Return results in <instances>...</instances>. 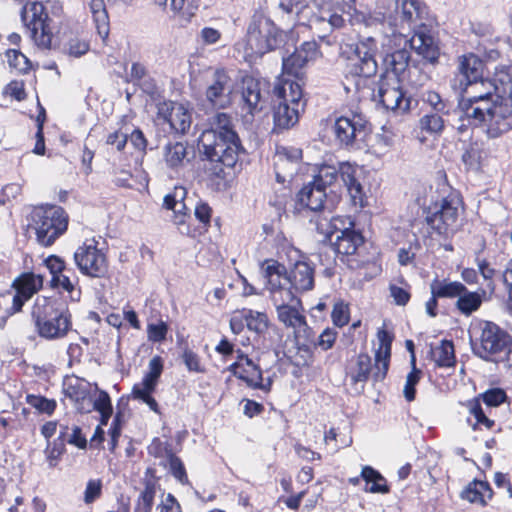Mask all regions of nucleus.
I'll return each instance as SVG.
<instances>
[{
    "mask_svg": "<svg viewBox=\"0 0 512 512\" xmlns=\"http://www.w3.org/2000/svg\"><path fill=\"white\" fill-rule=\"evenodd\" d=\"M464 95L458 102V120L454 127L460 134L469 127H483L489 138H498L512 130V97L501 95L490 79L471 83L460 81Z\"/></svg>",
    "mask_w": 512,
    "mask_h": 512,
    "instance_id": "f257e3e1",
    "label": "nucleus"
},
{
    "mask_svg": "<svg viewBox=\"0 0 512 512\" xmlns=\"http://www.w3.org/2000/svg\"><path fill=\"white\" fill-rule=\"evenodd\" d=\"M380 44L386 76L391 73L399 80H405L411 58L410 50L431 63L436 62L439 57V48L430 34L419 32L417 36L408 37L402 32H384Z\"/></svg>",
    "mask_w": 512,
    "mask_h": 512,
    "instance_id": "f03ea898",
    "label": "nucleus"
},
{
    "mask_svg": "<svg viewBox=\"0 0 512 512\" xmlns=\"http://www.w3.org/2000/svg\"><path fill=\"white\" fill-rule=\"evenodd\" d=\"M210 125L211 127L204 130L199 137L200 151L212 162L234 167L242 146L231 115L224 112L216 113Z\"/></svg>",
    "mask_w": 512,
    "mask_h": 512,
    "instance_id": "7ed1b4c3",
    "label": "nucleus"
},
{
    "mask_svg": "<svg viewBox=\"0 0 512 512\" xmlns=\"http://www.w3.org/2000/svg\"><path fill=\"white\" fill-rule=\"evenodd\" d=\"M316 225L317 230L332 242L335 252L347 258L350 268L358 269L368 263V260L357 258L364 245V238L353 228L354 223L349 217H332L327 228H324L322 223H316Z\"/></svg>",
    "mask_w": 512,
    "mask_h": 512,
    "instance_id": "20e7f679",
    "label": "nucleus"
},
{
    "mask_svg": "<svg viewBox=\"0 0 512 512\" xmlns=\"http://www.w3.org/2000/svg\"><path fill=\"white\" fill-rule=\"evenodd\" d=\"M477 334L471 341L473 353L487 362H504L512 365V337L507 331L491 321H481Z\"/></svg>",
    "mask_w": 512,
    "mask_h": 512,
    "instance_id": "39448f33",
    "label": "nucleus"
},
{
    "mask_svg": "<svg viewBox=\"0 0 512 512\" xmlns=\"http://www.w3.org/2000/svg\"><path fill=\"white\" fill-rule=\"evenodd\" d=\"M32 318L39 336L48 340L65 337L72 327L69 310L47 298H37Z\"/></svg>",
    "mask_w": 512,
    "mask_h": 512,
    "instance_id": "423d86ee",
    "label": "nucleus"
},
{
    "mask_svg": "<svg viewBox=\"0 0 512 512\" xmlns=\"http://www.w3.org/2000/svg\"><path fill=\"white\" fill-rule=\"evenodd\" d=\"M428 7L421 0H395L394 11L389 15L390 32H402L408 37L429 34L426 20Z\"/></svg>",
    "mask_w": 512,
    "mask_h": 512,
    "instance_id": "0eeeda50",
    "label": "nucleus"
},
{
    "mask_svg": "<svg viewBox=\"0 0 512 512\" xmlns=\"http://www.w3.org/2000/svg\"><path fill=\"white\" fill-rule=\"evenodd\" d=\"M68 226V217L59 206H39L31 212L30 227L43 246L52 245Z\"/></svg>",
    "mask_w": 512,
    "mask_h": 512,
    "instance_id": "6e6552de",
    "label": "nucleus"
},
{
    "mask_svg": "<svg viewBox=\"0 0 512 512\" xmlns=\"http://www.w3.org/2000/svg\"><path fill=\"white\" fill-rule=\"evenodd\" d=\"M284 36L271 19L262 14L254 15L247 31L250 54L262 56L276 49L282 44Z\"/></svg>",
    "mask_w": 512,
    "mask_h": 512,
    "instance_id": "1a4fd4ad",
    "label": "nucleus"
},
{
    "mask_svg": "<svg viewBox=\"0 0 512 512\" xmlns=\"http://www.w3.org/2000/svg\"><path fill=\"white\" fill-rule=\"evenodd\" d=\"M351 56H348L347 70L351 75L359 77H372L378 71L376 55L379 51L378 41L372 36H363L349 47Z\"/></svg>",
    "mask_w": 512,
    "mask_h": 512,
    "instance_id": "9d476101",
    "label": "nucleus"
},
{
    "mask_svg": "<svg viewBox=\"0 0 512 512\" xmlns=\"http://www.w3.org/2000/svg\"><path fill=\"white\" fill-rule=\"evenodd\" d=\"M21 18L35 44L42 48H49L52 43L54 24L46 7L37 1L28 3L22 11Z\"/></svg>",
    "mask_w": 512,
    "mask_h": 512,
    "instance_id": "9b49d317",
    "label": "nucleus"
},
{
    "mask_svg": "<svg viewBox=\"0 0 512 512\" xmlns=\"http://www.w3.org/2000/svg\"><path fill=\"white\" fill-rule=\"evenodd\" d=\"M74 262L79 271L86 276L100 278L108 271V260L99 241L86 239L74 252Z\"/></svg>",
    "mask_w": 512,
    "mask_h": 512,
    "instance_id": "f8f14e48",
    "label": "nucleus"
},
{
    "mask_svg": "<svg viewBox=\"0 0 512 512\" xmlns=\"http://www.w3.org/2000/svg\"><path fill=\"white\" fill-rule=\"evenodd\" d=\"M261 275L273 303L293 300L294 293L287 286L289 279L284 265L274 259L265 260L261 264Z\"/></svg>",
    "mask_w": 512,
    "mask_h": 512,
    "instance_id": "ddd939ff",
    "label": "nucleus"
},
{
    "mask_svg": "<svg viewBox=\"0 0 512 512\" xmlns=\"http://www.w3.org/2000/svg\"><path fill=\"white\" fill-rule=\"evenodd\" d=\"M260 358L253 359L242 351H237V360L227 369L234 376L246 383L252 389H259L265 393L271 390V378H263V372L260 367Z\"/></svg>",
    "mask_w": 512,
    "mask_h": 512,
    "instance_id": "4468645a",
    "label": "nucleus"
},
{
    "mask_svg": "<svg viewBox=\"0 0 512 512\" xmlns=\"http://www.w3.org/2000/svg\"><path fill=\"white\" fill-rule=\"evenodd\" d=\"M274 305L276 306L278 320L287 328H291L294 336L307 337V333H310L312 328L306 322L301 301L294 294L293 300L279 301Z\"/></svg>",
    "mask_w": 512,
    "mask_h": 512,
    "instance_id": "2eb2a0df",
    "label": "nucleus"
},
{
    "mask_svg": "<svg viewBox=\"0 0 512 512\" xmlns=\"http://www.w3.org/2000/svg\"><path fill=\"white\" fill-rule=\"evenodd\" d=\"M403 80L391 79L386 76L381 80L378 89V98L382 105L391 111L405 113L410 110L411 98L401 86Z\"/></svg>",
    "mask_w": 512,
    "mask_h": 512,
    "instance_id": "dca6fc26",
    "label": "nucleus"
},
{
    "mask_svg": "<svg viewBox=\"0 0 512 512\" xmlns=\"http://www.w3.org/2000/svg\"><path fill=\"white\" fill-rule=\"evenodd\" d=\"M158 118L167 122L170 128L178 133L185 134L192 123V109L184 104L174 101H163L158 104Z\"/></svg>",
    "mask_w": 512,
    "mask_h": 512,
    "instance_id": "f3484780",
    "label": "nucleus"
},
{
    "mask_svg": "<svg viewBox=\"0 0 512 512\" xmlns=\"http://www.w3.org/2000/svg\"><path fill=\"white\" fill-rule=\"evenodd\" d=\"M302 151L296 147L278 146L274 155L276 180L285 183L292 180L298 170Z\"/></svg>",
    "mask_w": 512,
    "mask_h": 512,
    "instance_id": "a211bd4d",
    "label": "nucleus"
},
{
    "mask_svg": "<svg viewBox=\"0 0 512 512\" xmlns=\"http://www.w3.org/2000/svg\"><path fill=\"white\" fill-rule=\"evenodd\" d=\"M242 110L245 111L246 122L253 121L254 115L262 110V94L260 81L253 76L245 75L241 80Z\"/></svg>",
    "mask_w": 512,
    "mask_h": 512,
    "instance_id": "6ab92c4d",
    "label": "nucleus"
},
{
    "mask_svg": "<svg viewBox=\"0 0 512 512\" xmlns=\"http://www.w3.org/2000/svg\"><path fill=\"white\" fill-rule=\"evenodd\" d=\"M233 83L224 69H217L211 83L206 90L207 100L214 106L221 108L226 107L231 102V94L233 92Z\"/></svg>",
    "mask_w": 512,
    "mask_h": 512,
    "instance_id": "aec40b11",
    "label": "nucleus"
},
{
    "mask_svg": "<svg viewBox=\"0 0 512 512\" xmlns=\"http://www.w3.org/2000/svg\"><path fill=\"white\" fill-rule=\"evenodd\" d=\"M44 278L41 274L26 272L13 281V288L16 294L13 297V310L18 312L26 301H28L43 286Z\"/></svg>",
    "mask_w": 512,
    "mask_h": 512,
    "instance_id": "412c9836",
    "label": "nucleus"
},
{
    "mask_svg": "<svg viewBox=\"0 0 512 512\" xmlns=\"http://www.w3.org/2000/svg\"><path fill=\"white\" fill-rule=\"evenodd\" d=\"M318 55L317 44L314 41L304 42L291 55L283 58V72L297 79L302 77V69Z\"/></svg>",
    "mask_w": 512,
    "mask_h": 512,
    "instance_id": "4be33fe9",
    "label": "nucleus"
},
{
    "mask_svg": "<svg viewBox=\"0 0 512 512\" xmlns=\"http://www.w3.org/2000/svg\"><path fill=\"white\" fill-rule=\"evenodd\" d=\"M64 393L73 401L79 412L87 413L91 411L92 397L87 382L77 377L69 378L64 383Z\"/></svg>",
    "mask_w": 512,
    "mask_h": 512,
    "instance_id": "5701e85b",
    "label": "nucleus"
},
{
    "mask_svg": "<svg viewBox=\"0 0 512 512\" xmlns=\"http://www.w3.org/2000/svg\"><path fill=\"white\" fill-rule=\"evenodd\" d=\"M339 174L354 205L364 206V191L359 181L360 168L348 162L340 163Z\"/></svg>",
    "mask_w": 512,
    "mask_h": 512,
    "instance_id": "b1692460",
    "label": "nucleus"
},
{
    "mask_svg": "<svg viewBox=\"0 0 512 512\" xmlns=\"http://www.w3.org/2000/svg\"><path fill=\"white\" fill-rule=\"evenodd\" d=\"M377 339L379 347L375 353L373 377L375 381H382L386 377L389 368L393 337L385 329H380L377 332Z\"/></svg>",
    "mask_w": 512,
    "mask_h": 512,
    "instance_id": "393cba45",
    "label": "nucleus"
},
{
    "mask_svg": "<svg viewBox=\"0 0 512 512\" xmlns=\"http://www.w3.org/2000/svg\"><path fill=\"white\" fill-rule=\"evenodd\" d=\"M333 129L339 143L348 146L353 143L357 135L363 132L364 121L357 115L352 118L342 116L336 119Z\"/></svg>",
    "mask_w": 512,
    "mask_h": 512,
    "instance_id": "a878e982",
    "label": "nucleus"
},
{
    "mask_svg": "<svg viewBox=\"0 0 512 512\" xmlns=\"http://www.w3.org/2000/svg\"><path fill=\"white\" fill-rule=\"evenodd\" d=\"M291 289L297 292L310 291L314 287V267L305 260L297 261L288 273Z\"/></svg>",
    "mask_w": 512,
    "mask_h": 512,
    "instance_id": "bb28decb",
    "label": "nucleus"
},
{
    "mask_svg": "<svg viewBox=\"0 0 512 512\" xmlns=\"http://www.w3.org/2000/svg\"><path fill=\"white\" fill-rule=\"evenodd\" d=\"M273 92L277 103L284 102L289 105H294L296 108H305L302 87L298 82L283 79L274 87Z\"/></svg>",
    "mask_w": 512,
    "mask_h": 512,
    "instance_id": "cd10ccee",
    "label": "nucleus"
},
{
    "mask_svg": "<svg viewBox=\"0 0 512 512\" xmlns=\"http://www.w3.org/2000/svg\"><path fill=\"white\" fill-rule=\"evenodd\" d=\"M326 197V190L314 182H309L298 192L297 205L313 212H319L324 208Z\"/></svg>",
    "mask_w": 512,
    "mask_h": 512,
    "instance_id": "c85d7f7f",
    "label": "nucleus"
},
{
    "mask_svg": "<svg viewBox=\"0 0 512 512\" xmlns=\"http://www.w3.org/2000/svg\"><path fill=\"white\" fill-rule=\"evenodd\" d=\"M163 159L166 166L178 170L189 163V151L183 142H169L163 148Z\"/></svg>",
    "mask_w": 512,
    "mask_h": 512,
    "instance_id": "c756f323",
    "label": "nucleus"
},
{
    "mask_svg": "<svg viewBox=\"0 0 512 512\" xmlns=\"http://www.w3.org/2000/svg\"><path fill=\"white\" fill-rule=\"evenodd\" d=\"M144 485L145 487L138 498L135 512H151L152 510L158 481L154 475V470L151 468L146 470Z\"/></svg>",
    "mask_w": 512,
    "mask_h": 512,
    "instance_id": "7c9ffc66",
    "label": "nucleus"
},
{
    "mask_svg": "<svg viewBox=\"0 0 512 512\" xmlns=\"http://www.w3.org/2000/svg\"><path fill=\"white\" fill-rule=\"evenodd\" d=\"M303 111L304 109L296 108L294 105L278 102L273 114L275 126L281 129H288L294 126L299 120L300 113Z\"/></svg>",
    "mask_w": 512,
    "mask_h": 512,
    "instance_id": "2f4dec72",
    "label": "nucleus"
},
{
    "mask_svg": "<svg viewBox=\"0 0 512 512\" xmlns=\"http://www.w3.org/2000/svg\"><path fill=\"white\" fill-rule=\"evenodd\" d=\"M344 18L342 16L341 8H332L329 5H324L319 9V14L315 15L311 23L313 26L328 25L331 30L341 28L344 25Z\"/></svg>",
    "mask_w": 512,
    "mask_h": 512,
    "instance_id": "473e14b6",
    "label": "nucleus"
},
{
    "mask_svg": "<svg viewBox=\"0 0 512 512\" xmlns=\"http://www.w3.org/2000/svg\"><path fill=\"white\" fill-rule=\"evenodd\" d=\"M344 18L342 16L341 8H332L329 5H324L319 9V14L315 15L311 23L313 26L328 25L331 30L341 28L344 25Z\"/></svg>",
    "mask_w": 512,
    "mask_h": 512,
    "instance_id": "72a5a7b5",
    "label": "nucleus"
},
{
    "mask_svg": "<svg viewBox=\"0 0 512 512\" xmlns=\"http://www.w3.org/2000/svg\"><path fill=\"white\" fill-rule=\"evenodd\" d=\"M458 69L465 83H471L481 79L483 62L474 54L464 55L459 60Z\"/></svg>",
    "mask_w": 512,
    "mask_h": 512,
    "instance_id": "f704fd0d",
    "label": "nucleus"
},
{
    "mask_svg": "<svg viewBox=\"0 0 512 512\" xmlns=\"http://www.w3.org/2000/svg\"><path fill=\"white\" fill-rule=\"evenodd\" d=\"M360 477L366 482L365 491L368 493L386 494L389 492L386 479L373 467L364 466Z\"/></svg>",
    "mask_w": 512,
    "mask_h": 512,
    "instance_id": "c9c22d12",
    "label": "nucleus"
},
{
    "mask_svg": "<svg viewBox=\"0 0 512 512\" xmlns=\"http://www.w3.org/2000/svg\"><path fill=\"white\" fill-rule=\"evenodd\" d=\"M466 407L469 412L467 421L473 429L481 428L482 426L486 429H491L493 427L494 421L487 417L479 398L469 400L466 403Z\"/></svg>",
    "mask_w": 512,
    "mask_h": 512,
    "instance_id": "e433bc0d",
    "label": "nucleus"
},
{
    "mask_svg": "<svg viewBox=\"0 0 512 512\" xmlns=\"http://www.w3.org/2000/svg\"><path fill=\"white\" fill-rule=\"evenodd\" d=\"M462 498L471 502L485 505L492 497V490L487 482L473 481L461 494Z\"/></svg>",
    "mask_w": 512,
    "mask_h": 512,
    "instance_id": "4c0bfd02",
    "label": "nucleus"
},
{
    "mask_svg": "<svg viewBox=\"0 0 512 512\" xmlns=\"http://www.w3.org/2000/svg\"><path fill=\"white\" fill-rule=\"evenodd\" d=\"M89 6L97 32L104 40L109 35V17L104 0H90Z\"/></svg>",
    "mask_w": 512,
    "mask_h": 512,
    "instance_id": "58836bf2",
    "label": "nucleus"
},
{
    "mask_svg": "<svg viewBox=\"0 0 512 512\" xmlns=\"http://www.w3.org/2000/svg\"><path fill=\"white\" fill-rule=\"evenodd\" d=\"M244 319L249 331L264 335L269 329L270 321L265 312L244 308Z\"/></svg>",
    "mask_w": 512,
    "mask_h": 512,
    "instance_id": "ea45409f",
    "label": "nucleus"
},
{
    "mask_svg": "<svg viewBox=\"0 0 512 512\" xmlns=\"http://www.w3.org/2000/svg\"><path fill=\"white\" fill-rule=\"evenodd\" d=\"M391 14V12L387 11L384 7V5H377V7L365 14V13H361L360 15L357 16L356 20L357 21H360L362 22L366 27H373V26H377L378 24H381L384 26L385 23H387V26L384 27L383 31H382V35L384 34V32H389L390 33V30H389V15Z\"/></svg>",
    "mask_w": 512,
    "mask_h": 512,
    "instance_id": "a19ab883",
    "label": "nucleus"
},
{
    "mask_svg": "<svg viewBox=\"0 0 512 512\" xmlns=\"http://www.w3.org/2000/svg\"><path fill=\"white\" fill-rule=\"evenodd\" d=\"M431 354L439 367H452L455 364L454 345L451 341L442 340L440 345L432 349Z\"/></svg>",
    "mask_w": 512,
    "mask_h": 512,
    "instance_id": "79ce46f5",
    "label": "nucleus"
},
{
    "mask_svg": "<svg viewBox=\"0 0 512 512\" xmlns=\"http://www.w3.org/2000/svg\"><path fill=\"white\" fill-rule=\"evenodd\" d=\"M69 272V270H66L60 275L52 277L50 282L51 287L62 288L69 294L72 300H79L81 292L79 289H76V286L78 285V277L75 275L71 277Z\"/></svg>",
    "mask_w": 512,
    "mask_h": 512,
    "instance_id": "37998d69",
    "label": "nucleus"
},
{
    "mask_svg": "<svg viewBox=\"0 0 512 512\" xmlns=\"http://www.w3.org/2000/svg\"><path fill=\"white\" fill-rule=\"evenodd\" d=\"M163 371V360L160 356H154L148 365V372L144 376L140 384L133 388H146L147 390H155L159 377Z\"/></svg>",
    "mask_w": 512,
    "mask_h": 512,
    "instance_id": "c03bdc74",
    "label": "nucleus"
},
{
    "mask_svg": "<svg viewBox=\"0 0 512 512\" xmlns=\"http://www.w3.org/2000/svg\"><path fill=\"white\" fill-rule=\"evenodd\" d=\"M294 338L297 348V356L301 359V361H298V365L310 364L313 358L312 346L315 344V335L313 330H310V333H307V337H298V335H296Z\"/></svg>",
    "mask_w": 512,
    "mask_h": 512,
    "instance_id": "a18cd8bd",
    "label": "nucleus"
},
{
    "mask_svg": "<svg viewBox=\"0 0 512 512\" xmlns=\"http://www.w3.org/2000/svg\"><path fill=\"white\" fill-rule=\"evenodd\" d=\"M371 358L367 354H359L356 363L349 370V376L353 383H364L369 379L371 372Z\"/></svg>",
    "mask_w": 512,
    "mask_h": 512,
    "instance_id": "49530a36",
    "label": "nucleus"
},
{
    "mask_svg": "<svg viewBox=\"0 0 512 512\" xmlns=\"http://www.w3.org/2000/svg\"><path fill=\"white\" fill-rule=\"evenodd\" d=\"M465 288L460 282H437L431 285V293L440 298H459Z\"/></svg>",
    "mask_w": 512,
    "mask_h": 512,
    "instance_id": "de8ad7c7",
    "label": "nucleus"
},
{
    "mask_svg": "<svg viewBox=\"0 0 512 512\" xmlns=\"http://www.w3.org/2000/svg\"><path fill=\"white\" fill-rule=\"evenodd\" d=\"M149 455L160 460L159 464L166 468V462L169 461L175 454L172 451L171 445L167 441H162L159 438H154L148 446Z\"/></svg>",
    "mask_w": 512,
    "mask_h": 512,
    "instance_id": "09e8293b",
    "label": "nucleus"
},
{
    "mask_svg": "<svg viewBox=\"0 0 512 512\" xmlns=\"http://www.w3.org/2000/svg\"><path fill=\"white\" fill-rule=\"evenodd\" d=\"M482 303V295L478 292H469L465 288V291L460 295L457 300V308L461 313L470 315L474 311L478 310Z\"/></svg>",
    "mask_w": 512,
    "mask_h": 512,
    "instance_id": "8fccbe9b",
    "label": "nucleus"
},
{
    "mask_svg": "<svg viewBox=\"0 0 512 512\" xmlns=\"http://www.w3.org/2000/svg\"><path fill=\"white\" fill-rule=\"evenodd\" d=\"M441 112H431L423 115L419 121L420 128L430 134H439L444 129V119Z\"/></svg>",
    "mask_w": 512,
    "mask_h": 512,
    "instance_id": "3c124183",
    "label": "nucleus"
},
{
    "mask_svg": "<svg viewBox=\"0 0 512 512\" xmlns=\"http://www.w3.org/2000/svg\"><path fill=\"white\" fill-rule=\"evenodd\" d=\"M93 409L101 414V424L106 425L112 414L111 400L106 392L101 391L97 398H92L91 410Z\"/></svg>",
    "mask_w": 512,
    "mask_h": 512,
    "instance_id": "603ef678",
    "label": "nucleus"
},
{
    "mask_svg": "<svg viewBox=\"0 0 512 512\" xmlns=\"http://www.w3.org/2000/svg\"><path fill=\"white\" fill-rule=\"evenodd\" d=\"M89 42L78 36L70 38L64 44V52L71 57L79 58L89 50Z\"/></svg>",
    "mask_w": 512,
    "mask_h": 512,
    "instance_id": "864d4df0",
    "label": "nucleus"
},
{
    "mask_svg": "<svg viewBox=\"0 0 512 512\" xmlns=\"http://www.w3.org/2000/svg\"><path fill=\"white\" fill-rule=\"evenodd\" d=\"M338 174L339 168L324 165L319 169L318 174L314 177L312 182L326 190L328 186L335 182Z\"/></svg>",
    "mask_w": 512,
    "mask_h": 512,
    "instance_id": "5fc2aeb1",
    "label": "nucleus"
},
{
    "mask_svg": "<svg viewBox=\"0 0 512 512\" xmlns=\"http://www.w3.org/2000/svg\"><path fill=\"white\" fill-rule=\"evenodd\" d=\"M26 402L41 413L51 415L56 408V401L47 399L43 396L29 394L26 396Z\"/></svg>",
    "mask_w": 512,
    "mask_h": 512,
    "instance_id": "6e6d98bb",
    "label": "nucleus"
},
{
    "mask_svg": "<svg viewBox=\"0 0 512 512\" xmlns=\"http://www.w3.org/2000/svg\"><path fill=\"white\" fill-rule=\"evenodd\" d=\"M181 359L190 372L204 373L205 367L201 363L200 356L188 347L183 349Z\"/></svg>",
    "mask_w": 512,
    "mask_h": 512,
    "instance_id": "4d7b16f0",
    "label": "nucleus"
},
{
    "mask_svg": "<svg viewBox=\"0 0 512 512\" xmlns=\"http://www.w3.org/2000/svg\"><path fill=\"white\" fill-rule=\"evenodd\" d=\"M6 56L9 66L15 68L19 72H27L30 69L29 59L20 51L10 49L7 51Z\"/></svg>",
    "mask_w": 512,
    "mask_h": 512,
    "instance_id": "13d9d810",
    "label": "nucleus"
},
{
    "mask_svg": "<svg viewBox=\"0 0 512 512\" xmlns=\"http://www.w3.org/2000/svg\"><path fill=\"white\" fill-rule=\"evenodd\" d=\"M423 101L431 106L433 111L448 114L450 106L435 91H426L423 93Z\"/></svg>",
    "mask_w": 512,
    "mask_h": 512,
    "instance_id": "bf43d9fd",
    "label": "nucleus"
},
{
    "mask_svg": "<svg viewBox=\"0 0 512 512\" xmlns=\"http://www.w3.org/2000/svg\"><path fill=\"white\" fill-rule=\"evenodd\" d=\"M166 467L169 468L171 475L181 484H188V476L185 467L179 457L174 455L169 461L166 462Z\"/></svg>",
    "mask_w": 512,
    "mask_h": 512,
    "instance_id": "052dcab7",
    "label": "nucleus"
},
{
    "mask_svg": "<svg viewBox=\"0 0 512 512\" xmlns=\"http://www.w3.org/2000/svg\"><path fill=\"white\" fill-rule=\"evenodd\" d=\"M437 211L446 220V225H451L455 228L459 215V208L456 203L449 200H443L440 209Z\"/></svg>",
    "mask_w": 512,
    "mask_h": 512,
    "instance_id": "680f3d73",
    "label": "nucleus"
},
{
    "mask_svg": "<svg viewBox=\"0 0 512 512\" xmlns=\"http://www.w3.org/2000/svg\"><path fill=\"white\" fill-rule=\"evenodd\" d=\"M426 220L428 225L439 235H448L455 229L451 225H446V220L441 216V214H439L437 210L431 215H428Z\"/></svg>",
    "mask_w": 512,
    "mask_h": 512,
    "instance_id": "e2e57ef3",
    "label": "nucleus"
},
{
    "mask_svg": "<svg viewBox=\"0 0 512 512\" xmlns=\"http://www.w3.org/2000/svg\"><path fill=\"white\" fill-rule=\"evenodd\" d=\"M168 325L164 321L158 323H149L147 325L148 340L154 343H161L166 339Z\"/></svg>",
    "mask_w": 512,
    "mask_h": 512,
    "instance_id": "0e129e2a",
    "label": "nucleus"
},
{
    "mask_svg": "<svg viewBox=\"0 0 512 512\" xmlns=\"http://www.w3.org/2000/svg\"><path fill=\"white\" fill-rule=\"evenodd\" d=\"M421 371L416 368V366H412L411 372L406 377V383L404 386V397L407 401H413L415 399V386L420 380Z\"/></svg>",
    "mask_w": 512,
    "mask_h": 512,
    "instance_id": "69168bd1",
    "label": "nucleus"
},
{
    "mask_svg": "<svg viewBox=\"0 0 512 512\" xmlns=\"http://www.w3.org/2000/svg\"><path fill=\"white\" fill-rule=\"evenodd\" d=\"M332 321L338 327L345 326L349 321V309L344 303H336L332 310Z\"/></svg>",
    "mask_w": 512,
    "mask_h": 512,
    "instance_id": "338daca9",
    "label": "nucleus"
},
{
    "mask_svg": "<svg viewBox=\"0 0 512 512\" xmlns=\"http://www.w3.org/2000/svg\"><path fill=\"white\" fill-rule=\"evenodd\" d=\"M482 398L487 407H496L506 400V393L502 389H491L482 394Z\"/></svg>",
    "mask_w": 512,
    "mask_h": 512,
    "instance_id": "774afa93",
    "label": "nucleus"
}]
</instances>
